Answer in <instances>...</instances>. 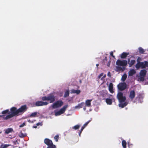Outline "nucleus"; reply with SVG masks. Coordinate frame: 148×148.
<instances>
[{
    "instance_id": "15",
    "label": "nucleus",
    "mask_w": 148,
    "mask_h": 148,
    "mask_svg": "<svg viewBox=\"0 0 148 148\" xmlns=\"http://www.w3.org/2000/svg\"><path fill=\"white\" fill-rule=\"evenodd\" d=\"M92 101V99L87 100L85 101V104L86 106L88 107L91 106V101Z\"/></svg>"
},
{
    "instance_id": "18",
    "label": "nucleus",
    "mask_w": 148,
    "mask_h": 148,
    "mask_svg": "<svg viewBox=\"0 0 148 148\" xmlns=\"http://www.w3.org/2000/svg\"><path fill=\"white\" fill-rule=\"evenodd\" d=\"M80 92V91L79 90H74L73 89L71 90V93H76L77 94H79Z\"/></svg>"
},
{
    "instance_id": "25",
    "label": "nucleus",
    "mask_w": 148,
    "mask_h": 148,
    "mask_svg": "<svg viewBox=\"0 0 148 148\" xmlns=\"http://www.w3.org/2000/svg\"><path fill=\"white\" fill-rule=\"evenodd\" d=\"M122 144L123 148H126V145L127 143L125 140H122Z\"/></svg>"
},
{
    "instance_id": "38",
    "label": "nucleus",
    "mask_w": 148,
    "mask_h": 148,
    "mask_svg": "<svg viewBox=\"0 0 148 148\" xmlns=\"http://www.w3.org/2000/svg\"><path fill=\"white\" fill-rule=\"evenodd\" d=\"M42 123H38L36 124L37 126H38L39 125H42Z\"/></svg>"
},
{
    "instance_id": "33",
    "label": "nucleus",
    "mask_w": 148,
    "mask_h": 148,
    "mask_svg": "<svg viewBox=\"0 0 148 148\" xmlns=\"http://www.w3.org/2000/svg\"><path fill=\"white\" fill-rule=\"evenodd\" d=\"M59 138V136L58 135H56L54 137V139L56 142H57Z\"/></svg>"
},
{
    "instance_id": "43",
    "label": "nucleus",
    "mask_w": 148,
    "mask_h": 148,
    "mask_svg": "<svg viewBox=\"0 0 148 148\" xmlns=\"http://www.w3.org/2000/svg\"><path fill=\"white\" fill-rule=\"evenodd\" d=\"M82 132V131H81H81H80V132H79V136H80V134H81V132Z\"/></svg>"
},
{
    "instance_id": "14",
    "label": "nucleus",
    "mask_w": 148,
    "mask_h": 148,
    "mask_svg": "<svg viewBox=\"0 0 148 148\" xmlns=\"http://www.w3.org/2000/svg\"><path fill=\"white\" fill-rule=\"evenodd\" d=\"M135 96V93L134 90H132L130 91L129 95L130 98L132 99L134 98Z\"/></svg>"
},
{
    "instance_id": "12",
    "label": "nucleus",
    "mask_w": 148,
    "mask_h": 148,
    "mask_svg": "<svg viewBox=\"0 0 148 148\" xmlns=\"http://www.w3.org/2000/svg\"><path fill=\"white\" fill-rule=\"evenodd\" d=\"M106 102L108 104L111 105L112 101H114V99L113 97L111 98H107L106 99Z\"/></svg>"
},
{
    "instance_id": "2",
    "label": "nucleus",
    "mask_w": 148,
    "mask_h": 148,
    "mask_svg": "<svg viewBox=\"0 0 148 148\" xmlns=\"http://www.w3.org/2000/svg\"><path fill=\"white\" fill-rule=\"evenodd\" d=\"M127 63L126 60H118L116 62V64L117 66L115 67V70L117 72L123 71L125 69V66H127Z\"/></svg>"
},
{
    "instance_id": "36",
    "label": "nucleus",
    "mask_w": 148,
    "mask_h": 148,
    "mask_svg": "<svg viewBox=\"0 0 148 148\" xmlns=\"http://www.w3.org/2000/svg\"><path fill=\"white\" fill-rule=\"evenodd\" d=\"M25 122H24L20 126H19V127H23L24 126H25Z\"/></svg>"
},
{
    "instance_id": "8",
    "label": "nucleus",
    "mask_w": 148,
    "mask_h": 148,
    "mask_svg": "<svg viewBox=\"0 0 148 148\" xmlns=\"http://www.w3.org/2000/svg\"><path fill=\"white\" fill-rule=\"evenodd\" d=\"M42 100L50 101V103H53L55 101V97L51 95L48 97H44L42 98Z\"/></svg>"
},
{
    "instance_id": "39",
    "label": "nucleus",
    "mask_w": 148,
    "mask_h": 148,
    "mask_svg": "<svg viewBox=\"0 0 148 148\" xmlns=\"http://www.w3.org/2000/svg\"><path fill=\"white\" fill-rule=\"evenodd\" d=\"M108 76L109 77H110L111 75H110V72H108Z\"/></svg>"
},
{
    "instance_id": "13",
    "label": "nucleus",
    "mask_w": 148,
    "mask_h": 148,
    "mask_svg": "<svg viewBox=\"0 0 148 148\" xmlns=\"http://www.w3.org/2000/svg\"><path fill=\"white\" fill-rule=\"evenodd\" d=\"M108 83H107V85H108V87L109 91L111 93H113L114 91L112 83H110L109 85H108Z\"/></svg>"
},
{
    "instance_id": "49",
    "label": "nucleus",
    "mask_w": 148,
    "mask_h": 148,
    "mask_svg": "<svg viewBox=\"0 0 148 148\" xmlns=\"http://www.w3.org/2000/svg\"><path fill=\"white\" fill-rule=\"evenodd\" d=\"M66 115H67V116H68V115H70L68 114H67Z\"/></svg>"
},
{
    "instance_id": "1",
    "label": "nucleus",
    "mask_w": 148,
    "mask_h": 148,
    "mask_svg": "<svg viewBox=\"0 0 148 148\" xmlns=\"http://www.w3.org/2000/svg\"><path fill=\"white\" fill-rule=\"evenodd\" d=\"M27 108L26 105L22 106L18 109L14 107L11 108L10 111L8 110H6L2 112V114H5L8 113L9 114L6 116H3V118L5 119H10L14 116H18L21 114L26 110Z\"/></svg>"
},
{
    "instance_id": "22",
    "label": "nucleus",
    "mask_w": 148,
    "mask_h": 148,
    "mask_svg": "<svg viewBox=\"0 0 148 148\" xmlns=\"http://www.w3.org/2000/svg\"><path fill=\"white\" fill-rule=\"evenodd\" d=\"M10 145L2 144L0 146V148H6L8 147Z\"/></svg>"
},
{
    "instance_id": "5",
    "label": "nucleus",
    "mask_w": 148,
    "mask_h": 148,
    "mask_svg": "<svg viewBox=\"0 0 148 148\" xmlns=\"http://www.w3.org/2000/svg\"><path fill=\"white\" fill-rule=\"evenodd\" d=\"M63 102L60 101H58L54 103L49 107V109H51L52 108L53 109L56 108L60 107L63 104Z\"/></svg>"
},
{
    "instance_id": "42",
    "label": "nucleus",
    "mask_w": 148,
    "mask_h": 148,
    "mask_svg": "<svg viewBox=\"0 0 148 148\" xmlns=\"http://www.w3.org/2000/svg\"><path fill=\"white\" fill-rule=\"evenodd\" d=\"M128 144L129 146L130 147V145H132V144H130L129 142H128Z\"/></svg>"
},
{
    "instance_id": "21",
    "label": "nucleus",
    "mask_w": 148,
    "mask_h": 148,
    "mask_svg": "<svg viewBox=\"0 0 148 148\" xmlns=\"http://www.w3.org/2000/svg\"><path fill=\"white\" fill-rule=\"evenodd\" d=\"M130 59H128V63L129 64V67H131L132 65H133L135 62V61L134 60H131L130 62Z\"/></svg>"
},
{
    "instance_id": "34",
    "label": "nucleus",
    "mask_w": 148,
    "mask_h": 148,
    "mask_svg": "<svg viewBox=\"0 0 148 148\" xmlns=\"http://www.w3.org/2000/svg\"><path fill=\"white\" fill-rule=\"evenodd\" d=\"M47 148H56L55 146L54 145H52L49 146H48Z\"/></svg>"
},
{
    "instance_id": "44",
    "label": "nucleus",
    "mask_w": 148,
    "mask_h": 148,
    "mask_svg": "<svg viewBox=\"0 0 148 148\" xmlns=\"http://www.w3.org/2000/svg\"><path fill=\"white\" fill-rule=\"evenodd\" d=\"M83 109L84 111H85L86 109V108L85 107H84L83 108Z\"/></svg>"
},
{
    "instance_id": "40",
    "label": "nucleus",
    "mask_w": 148,
    "mask_h": 148,
    "mask_svg": "<svg viewBox=\"0 0 148 148\" xmlns=\"http://www.w3.org/2000/svg\"><path fill=\"white\" fill-rule=\"evenodd\" d=\"M140 60V58H138L137 60V61L138 62H139V61Z\"/></svg>"
},
{
    "instance_id": "32",
    "label": "nucleus",
    "mask_w": 148,
    "mask_h": 148,
    "mask_svg": "<svg viewBox=\"0 0 148 148\" xmlns=\"http://www.w3.org/2000/svg\"><path fill=\"white\" fill-rule=\"evenodd\" d=\"M106 77V75H103V77L101 78V79L102 80H103V82H102V83H103L104 82V79H105V78Z\"/></svg>"
},
{
    "instance_id": "45",
    "label": "nucleus",
    "mask_w": 148,
    "mask_h": 148,
    "mask_svg": "<svg viewBox=\"0 0 148 148\" xmlns=\"http://www.w3.org/2000/svg\"><path fill=\"white\" fill-rule=\"evenodd\" d=\"M33 127L34 128H36L37 126H33Z\"/></svg>"
},
{
    "instance_id": "27",
    "label": "nucleus",
    "mask_w": 148,
    "mask_h": 148,
    "mask_svg": "<svg viewBox=\"0 0 148 148\" xmlns=\"http://www.w3.org/2000/svg\"><path fill=\"white\" fill-rule=\"evenodd\" d=\"M90 122V121H88L86 122L84 124V125L82 127V128L81 129V131H82L83 129L85 128V127L87 126V125L88 124V123Z\"/></svg>"
},
{
    "instance_id": "30",
    "label": "nucleus",
    "mask_w": 148,
    "mask_h": 148,
    "mask_svg": "<svg viewBox=\"0 0 148 148\" xmlns=\"http://www.w3.org/2000/svg\"><path fill=\"white\" fill-rule=\"evenodd\" d=\"M19 136L20 137L22 138L26 136V134H23L22 133H21L20 134H19Z\"/></svg>"
},
{
    "instance_id": "17",
    "label": "nucleus",
    "mask_w": 148,
    "mask_h": 148,
    "mask_svg": "<svg viewBox=\"0 0 148 148\" xmlns=\"http://www.w3.org/2000/svg\"><path fill=\"white\" fill-rule=\"evenodd\" d=\"M39 114L38 112H35L31 114L30 116L31 117H36L38 116Z\"/></svg>"
},
{
    "instance_id": "4",
    "label": "nucleus",
    "mask_w": 148,
    "mask_h": 148,
    "mask_svg": "<svg viewBox=\"0 0 148 148\" xmlns=\"http://www.w3.org/2000/svg\"><path fill=\"white\" fill-rule=\"evenodd\" d=\"M135 66L137 69H138L140 68L142 69L145 68L146 67H148V62L147 61L138 62L136 65Z\"/></svg>"
},
{
    "instance_id": "37",
    "label": "nucleus",
    "mask_w": 148,
    "mask_h": 148,
    "mask_svg": "<svg viewBox=\"0 0 148 148\" xmlns=\"http://www.w3.org/2000/svg\"><path fill=\"white\" fill-rule=\"evenodd\" d=\"M110 55L111 56H112L113 58H115V56L113 55V52L112 51H111L110 53Z\"/></svg>"
},
{
    "instance_id": "41",
    "label": "nucleus",
    "mask_w": 148,
    "mask_h": 148,
    "mask_svg": "<svg viewBox=\"0 0 148 148\" xmlns=\"http://www.w3.org/2000/svg\"><path fill=\"white\" fill-rule=\"evenodd\" d=\"M110 62H109L107 64V66H109L110 65Z\"/></svg>"
},
{
    "instance_id": "29",
    "label": "nucleus",
    "mask_w": 148,
    "mask_h": 148,
    "mask_svg": "<svg viewBox=\"0 0 148 148\" xmlns=\"http://www.w3.org/2000/svg\"><path fill=\"white\" fill-rule=\"evenodd\" d=\"M80 127V125H77L74 126L73 128V129H75V130H76L77 129H79Z\"/></svg>"
},
{
    "instance_id": "7",
    "label": "nucleus",
    "mask_w": 148,
    "mask_h": 148,
    "mask_svg": "<svg viewBox=\"0 0 148 148\" xmlns=\"http://www.w3.org/2000/svg\"><path fill=\"white\" fill-rule=\"evenodd\" d=\"M68 106V105H66L61 108L59 111H54L55 115L56 116H59L63 114L66 110Z\"/></svg>"
},
{
    "instance_id": "31",
    "label": "nucleus",
    "mask_w": 148,
    "mask_h": 148,
    "mask_svg": "<svg viewBox=\"0 0 148 148\" xmlns=\"http://www.w3.org/2000/svg\"><path fill=\"white\" fill-rule=\"evenodd\" d=\"M20 141L18 140H16L15 141L13 142L14 143V145H16V146H17V145H18L19 144Z\"/></svg>"
},
{
    "instance_id": "26",
    "label": "nucleus",
    "mask_w": 148,
    "mask_h": 148,
    "mask_svg": "<svg viewBox=\"0 0 148 148\" xmlns=\"http://www.w3.org/2000/svg\"><path fill=\"white\" fill-rule=\"evenodd\" d=\"M69 90H66L65 92L64 96V97H66L69 96Z\"/></svg>"
},
{
    "instance_id": "28",
    "label": "nucleus",
    "mask_w": 148,
    "mask_h": 148,
    "mask_svg": "<svg viewBox=\"0 0 148 148\" xmlns=\"http://www.w3.org/2000/svg\"><path fill=\"white\" fill-rule=\"evenodd\" d=\"M139 51L140 53L142 54L145 51L144 50V49H143L141 47H139L138 48Z\"/></svg>"
},
{
    "instance_id": "47",
    "label": "nucleus",
    "mask_w": 148,
    "mask_h": 148,
    "mask_svg": "<svg viewBox=\"0 0 148 148\" xmlns=\"http://www.w3.org/2000/svg\"><path fill=\"white\" fill-rule=\"evenodd\" d=\"M28 121H29V122H31V121L30 120H28Z\"/></svg>"
},
{
    "instance_id": "3",
    "label": "nucleus",
    "mask_w": 148,
    "mask_h": 148,
    "mask_svg": "<svg viewBox=\"0 0 148 148\" xmlns=\"http://www.w3.org/2000/svg\"><path fill=\"white\" fill-rule=\"evenodd\" d=\"M117 97L120 103L119 104L120 107L123 108L128 104L127 102H125L126 100V98L125 96H123V94L122 92H119L118 93Z\"/></svg>"
},
{
    "instance_id": "24",
    "label": "nucleus",
    "mask_w": 148,
    "mask_h": 148,
    "mask_svg": "<svg viewBox=\"0 0 148 148\" xmlns=\"http://www.w3.org/2000/svg\"><path fill=\"white\" fill-rule=\"evenodd\" d=\"M128 54L126 53H123L121 54V58H124L127 56Z\"/></svg>"
},
{
    "instance_id": "48",
    "label": "nucleus",
    "mask_w": 148,
    "mask_h": 148,
    "mask_svg": "<svg viewBox=\"0 0 148 148\" xmlns=\"http://www.w3.org/2000/svg\"><path fill=\"white\" fill-rule=\"evenodd\" d=\"M3 117V116L0 115V117Z\"/></svg>"
},
{
    "instance_id": "16",
    "label": "nucleus",
    "mask_w": 148,
    "mask_h": 148,
    "mask_svg": "<svg viewBox=\"0 0 148 148\" xmlns=\"http://www.w3.org/2000/svg\"><path fill=\"white\" fill-rule=\"evenodd\" d=\"M136 73V71L134 69H132L129 72V76H132L133 75Z\"/></svg>"
},
{
    "instance_id": "23",
    "label": "nucleus",
    "mask_w": 148,
    "mask_h": 148,
    "mask_svg": "<svg viewBox=\"0 0 148 148\" xmlns=\"http://www.w3.org/2000/svg\"><path fill=\"white\" fill-rule=\"evenodd\" d=\"M127 75L126 74H124L122 76L121 78V80L124 82L127 78Z\"/></svg>"
},
{
    "instance_id": "46",
    "label": "nucleus",
    "mask_w": 148,
    "mask_h": 148,
    "mask_svg": "<svg viewBox=\"0 0 148 148\" xmlns=\"http://www.w3.org/2000/svg\"><path fill=\"white\" fill-rule=\"evenodd\" d=\"M96 65L97 66V67L98 66H99V64H96Z\"/></svg>"
},
{
    "instance_id": "35",
    "label": "nucleus",
    "mask_w": 148,
    "mask_h": 148,
    "mask_svg": "<svg viewBox=\"0 0 148 148\" xmlns=\"http://www.w3.org/2000/svg\"><path fill=\"white\" fill-rule=\"evenodd\" d=\"M103 73H101L98 77L99 79L101 78V77L103 75Z\"/></svg>"
},
{
    "instance_id": "6",
    "label": "nucleus",
    "mask_w": 148,
    "mask_h": 148,
    "mask_svg": "<svg viewBox=\"0 0 148 148\" xmlns=\"http://www.w3.org/2000/svg\"><path fill=\"white\" fill-rule=\"evenodd\" d=\"M147 71L145 69L141 70L139 73V76L138 78V80L143 81L145 79V77L146 75Z\"/></svg>"
},
{
    "instance_id": "19",
    "label": "nucleus",
    "mask_w": 148,
    "mask_h": 148,
    "mask_svg": "<svg viewBox=\"0 0 148 148\" xmlns=\"http://www.w3.org/2000/svg\"><path fill=\"white\" fill-rule=\"evenodd\" d=\"M84 102H82L78 104L77 106L75 107V109H79L82 108L84 104Z\"/></svg>"
},
{
    "instance_id": "50",
    "label": "nucleus",
    "mask_w": 148,
    "mask_h": 148,
    "mask_svg": "<svg viewBox=\"0 0 148 148\" xmlns=\"http://www.w3.org/2000/svg\"><path fill=\"white\" fill-rule=\"evenodd\" d=\"M1 132H0V134H1Z\"/></svg>"
},
{
    "instance_id": "10",
    "label": "nucleus",
    "mask_w": 148,
    "mask_h": 148,
    "mask_svg": "<svg viewBox=\"0 0 148 148\" xmlns=\"http://www.w3.org/2000/svg\"><path fill=\"white\" fill-rule=\"evenodd\" d=\"M48 104L47 102H43L42 101H38L36 102V105L37 106H42L46 105Z\"/></svg>"
},
{
    "instance_id": "20",
    "label": "nucleus",
    "mask_w": 148,
    "mask_h": 148,
    "mask_svg": "<svg viewBox=\"0 0 148 148\" xmlns=\"http://www.w3.org/2000/svg\"><path fill=\"white\" fill-rule=\"evenodd\" d=\"M13 131V130L12 128H9L5 130V133L7 134H8L9 133Z\"/></svg>"
},
{
    "instance_id": "9",
    "label": "nucleus",
    "mask_w": 148,
    "mask_h": 148,
    "mask_svg": "<svg viewBox=\"0 0 148 148\" xmlns=\"http://www.w3.org/2000/svg\"><path fill=\"white\" fill-rule=\"evenodd\" d=\"M126 84L125 83H123L119 84L118 85L117 87L119 89L121 90H123L126 88Z\"/></svg>"
},
{
    "instance_id": "11",
    "label": "nucleus",
    "mask_w": 148,
    "mask_h": 148,
    "mask_svg": "<svg viewBox=\"0 0 148 148\" xmlns=\"http://www.w3.org/2000/svg\"><path fill=\"white\" fill-rule=\"evenodd\" d=\"M45 143L49 146L53 145L52 141L46 138L44 140Z\"/></svg>"
}]
</instances>
